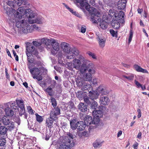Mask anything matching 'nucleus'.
<instances>
[{
	"label": "nucleus",
	"instance_id": "obj_1",
	"mask_svg": "<svg viewBox=\"0 0 149 149\" xmlns=\"http://www.w3.org/2000/svg\"><path fill=\"white\" fill-rule=\"evenodd\" d=\"M77 2L80 3V8L84 11L86 9L88 11L89 13L92 15H93L95 16H92L91 17V20L93 22L96 23L97 20L96 19L95 17H98L100 13L97 9L93 7H90V5L86 2V0H76Z\"/></svg>",
	"mask_w": 149,
	"mask_h": 149
},
{
	"label": "nucleus",
	"instance_id": "obj_2",
	"mask_svg": "<svg viewBox=\"0 0 149 149\" xmlns=\"http://www.w3.org/2000/svg\"><path fill=\"white\" fill-rule=\"evenodd\" d=\"M26 9L21 7L18 8L17 11L13 9L11 7H7L6 9V14L9 17H12L13 15L15 18H22L25 15V10Z\"/></svg>",
	"mask_w": 149,
	"mask_h": 149
},
{
	"label": "nucleus",
	"instance_id": "obj_3",
	"mask_svg": "<svg viewBox=\"0 0 149 149\" xmlns=\"http://www.w3.org/2000/svg\"><path fill=\"white\" fill-rule=\"evenodd\" d=\"M73 136L71 134L65 137L59 143L58 149H69L74 145L73 141Z\"/></svg>",
	"mask_w": 149,
	"mask_h": 149
},
{
	"label": "nucleus",
	"instance_id": "obj_4",
	"mask_svg": "<svg viewBox=\"0 0 149 149\" xmlns=\"http://www.w3.org/2000/svg\"><path fill=\"white\" fill-rule=\"evenodd\" d=\"M42 43L44 44L47 47H50L51 45L52 48L55 51L58 52L59 49V44L58 41L52 38L48 39L46 38L41 39Z\"/></svg>",
	"mask_w": 149,
	"mask_h": 149
},
{
	"label": "nucleus",
	"instance_id": "obj_5",
	"mask_svg": "<svg viewBox=\"0 0 149 149\" xmlns=\"http://www.w3.org/2000/svg\"><path fill=\"white\" fill-rule=\"evenodd\" d=\"M86 63V62H84L79 67L78 70L80 75L86 72L87 70L88 72H90L92 73H95L93 65L92 63H90L87 65Z\"/></svg>",
	"mask_w": 149,
	"mask_h": 149
},
{
	"label": "nucleus",
	"instance_id": "obj_6",
	"mask_svg": "<svg viewBox=\"0 0 149 149\" xmlns=\"http://www.w3.org/2000/svg\"><path fill=\"white\" fill-rule=\"evenodd\" d=\"M3 125L7 126L10 130H13L15 127L14 123L10 120L7 116H4L1 119Z\"/></svg>",
	"mask_w": 149,
	"mask_h": 149
},
{
	"label": "nucleus",
	"instance_id": "obj_7",
	"mask_svg": "<svg viewBox=\"0 0 149 149\" xmlns=\"http://www.w3.org/2000/svg\"><path fill=\"white\" fill-rule=\"evenodd\" d=\"M81 81L80 77L77 78L76 79V82L77 86L81 88L82 90L84 91L88 90L91 87V85L88 83Z\"/></svg>",
	"mask_w": 149,
	"mask_h": 149
},
{
	"label": "nucleus",
	"instance_id": "obj_8",
	"mask_svg": "<svg viewBox=\"0 0 149 149\" xmlns=\"http://www.w3.org/2000/svg\"><path fill=\"white\" fill-rule=\"evenodd\" d=\"M80 118L82 120H84V123L85 125L88 126L92 124H93V123H95L94 121H93L92 117L90 116H86V115L84 114H80Z\"/></svg>",
	"mask_w": 149,
	"mask_h": 149
},
{
	"label": "nucleus",
	"instance_id": "obj_9",
	"mask_svg": "<svg viewBox=\"0 0 149 149\" xmlns=\"http://www.w3.org/2000/svg\"><path fill=\"white\" fill-rule=\"evenodd\" d=\"M88 72L82 74L77 78L80 77L81 79V81H90L92 79V74H93L94 73H92L90 72Z\"/></svg>",
	"mask_w": 149,
	"mask_h": 149
},
{
	"label": "nucleus",
	"instance_id": "obj_10",
	"mask_svg": "<svg viewBox=\"0 0 149 149\" xmlns=\"http://www.w3.org/2000/svg\"><path fill=\"white\" fill-rule=\"evenodd\" d=\"M22 19L19 18H15V19L16 22V25L17 27L21 29L23 27L25 26L26 24H27L26 20Z\"/></svg>",
	"mask_w": 149,
	"mask_h": 149
},
{
	"label": "nucleus",
	"instance_id": "obj_11",
	"mask_svg": "<svg viewBox=\"0 0 149 149\" xmlns=\"http://www.w3.org/2000/svg\"><path fill=\"white\" fill-rule=\"evenodd\" d=\"M36 18L33 19L32 20H29V23L32 24L37 23L38 24H42L45 22L44 18L40 15L36 16Z\"/></svg>",
	"mask_w": 149,
	"mask_h": 149
},
{
	"label": "nucleus",
	"instance_id": "obj_12",
	"mask_svg": "<svg viewBox=\"0 0 149 149\" xmlns=\"http://www.w3.org/2000/svg\"><path fill=\"white\" fill-rule=\"evenodd\" d=\"M25 15L28 17V21L29 23V20H32L37 16V14L33 12L30 9H26L25 10Z\"/></svg>",
	"mask_w": 149,
	"mask_h": 149
},
{
	"label": "nucleus",
	"instance_id": "obj_13",
	"mask_svg": "<svg viewBox=\"0 0 149 149\" xmlns=\"http://www.w3.org/2000/svg\"><path fill=\"white\" fill-rule=\"evenodd\" d=\"M60 110L59 108L57 107H54L50 113L51 117H53V120H55L57 119L56 116L60 113Z\"/></svg>",
	"mask_w": 149,
	"mask_h": 149
},
{
	"label": "nucleus",
	"instance_id": "obj_14",
	"mask_svg": "<svg viewBox=\"0 0 149 149\" xmlns=\"http://www.w3.org/2000/svg\"><path fill=\"white\" fill-rule=\"evenodd\" d=\"M27 65L29 68L30 69V72L33 76L38 75L40 74V72L39 68H31V67L30 64L28 63Z\"/></svg>",
	"mask_w": 149,
	"mask_h": 149
},
{
	"label": "nucleus",
	"instance_id": "obj_15",
	"mask_svg": "<svg viewBox=\"0 0 149 149\" xmlns=\"http://www.w3.org/2000/svg\"><path fill=\"white\" fill-rule=\"evenodd\" d=\"M16 102L17 104L20 109L19 111V112L21 111L22 112H24L25 110V109L24 107V101L22 99L17 100H16Z\"/></svg>",
	"mask_w": 149,
	"mask_h": 149
},
{
	"label": "nucleus",
	"instance_id": "obj_16",
	"mask_svg": "<svg viewBox=\"0 0 149 149\" xmlns=\"http://www.w3.org/2000/svg\"><path fill=\"white\" fill-rule=\"evenodd\" d=\"M60 45L61 48L65 53L68 52V51L71 49L70 48L69 44L66 42H61Z\"/></svg>",
	"mask_w": 149,
	"mask_h": 149
},
{
	"label": "nucleus",
	"instance_id": "obj_17",
	"mask_svg": "<svg viewBox=\"0 0 149 149\" xmlns=\"http://www.w3.org/2000/svg\"><path fill=\"white\" fill-rule=\"evenodd\" d=\"M100 103L103 105H108L109 103V100L107 96H101L100 98Z\"/></svg>",
	"mask_w": 149,
	"mask_h": 149
},
{
	"label": "nucleus",
	"instance_id": "obj_18",
	"mask_svg": "<svg viewBox=\"0 0 149 149\" xmlns=\"http://www.w3.org/2000/svg\"><path fill=\"white\" fill-rule=\"evenodd\" d=\"M28 30H24V31L25 33H31L35 30H38L39 29V27L35 25H32L31 26L28 25Z\"/></svg>",
	"mask_w": 149,
	"mask_h": 149
},
{
	"label": "nucleus",
	"instance_id": "obj_19",
	"mask_svg": "<svg viewBox=\"0 0 149 149\" xmlns=\"http://www.w3.org/2000/svg\"><path fill=\"white\" fill-rule=\"evenodd\" d=\"M95 91H97L99 94H101L102 95H106L109 93V91L101 86H99Z\"/></svg>",
	"mask_w": 149,
	"mask_h": 149
},
{
	"label": "nucleus",
	"instance_id": "obj_20",
	"mask_svg": "<svg viewBox=\"0 0 149 149\" xmlns=\"http://www.w3.org/2000/svg\"><path fill=\"white\" fill-rule=\"evenodd\" d=\"M89 94L90 99L92 100L97 98L99 95L97 92L96 91H90L89 92Z\"/></svg>",
	"mask_w": 149,
	"mask_h": 149
},
{
	"label": "nucleus",
	"instance_id": "obj_21",
	"mask_svg": "<svg viewBox=\"0 0 149 149\" xmlns=\"http://www.w3.org/2000/svg\"><path fill=\"white\" fill-rule=\"evenodd\" d=\"M72 62L74 68L79 70L81 64V62L80 61V60L76 58L73 60Z\"/></svg>",
	"mask_w": 149,
	"mask_h": 149
},
{
	"label": "nucleus",
	"instance_id": "obj_22",
	"mask_svg": "<svg viewBox=\"0 0 149 149\" xmlns=\"http://www.w3.org/2000/svg\"><path fill=\"white\" fill-rule=\"evenodd\" d=\"M35 49V47L31 43L27 42L26 44V53H30L31 54V52Z\"/></svg>",
	"mask_w": 149,
	"mask_h": 149
},
{
	"label": "nucleus",
	"instance_id": "obj_23",
	"mask_svg": "<svg viewBox=\"0 0 149 149\" xmlns=\"http://www.w3.org/2000/svg\"><path fill=\"white\" fill-rule=\"evenodd\" d=\"M120 20L116 19H113L111 22V25L114 28L118 29L120 26Z\"/></svg>",
	"mask_w": 149,
	"mask_h": 149
},
{
	"label": "nucleus",
	"instance_id": "obj_24",
	"mask_svg": "<svg viewBox=\"0 0 149 149\" xmlns=\"http://www.w3.org/2000/svg\"><path fill=\"white\" fill-rule=\"evenodd\" d=\"M125 0H120L118 3V8L119 10H123L125 7Z\"/></svg>",
	"mask_w": 149,
	"mask_h": 149
},
{
	"label": "nucleus",
	"instance_id": "obj_25",
	"mask_svg": "<svg viewBox=\"0 0 149 149\" xmlns=\"http://www.w3.org/2000/svg\"><path fill=\"white\" fill-rule=\"evenodd\" d=\"M77 119L76 118H74L72 120H71L70 122L71 128L74 130L77 128Z\"/></svg>",
	"mask_w": 149,
	"mask_h": 149
},
{
	"label": "nucleus",
	"instance_id": "obj_26",
	"mask_svg": "<svg viewBox=\"0 0 149 149\" xmlns=\"http://www.w3.org/2000/svg\"><path fill=\"white\" fill-rule=\"evenodd\" d=\"M124 15V12L122 11H120L118 14H117L116 19L120 20V23H123L125 22Z\"/></svg>",
	"mask_w": 149,
	"mask_h": 149
},
{
	"label": "nucleus",
	"instance_id": "obj_27",
	"mask_svg": "<svg viewBox=\"0 0 149 149\" xmlns=\"http://www.w3.org/2000/svg\"><path fill=\"white\" fill-rule=\"evenodd\" d=\"M77 128L79 131L84 130L85 127V124L83 121H79L77 123Z\"/></svg>",
	"mask_w": 149,
	"mask_h": 149
},
{
	"label": "nucleus",
	"instance_id": "obj_28",
	"mask_svg": "<svg viewBox=\"0 0 149 149\" xmlns=\"http://www.w3.org/2000/svg\"><path fill=\"white\" fill-rule=\"evenodd\" d=\"M97 39L98 41L100 47L101 48H103L105 46V43L106 41L105 39L98 36Z\"/></svg>",
	"mask_w": 149,
	"mask_h": 149
},
{
	"label": "nucleus",
	"instance_id": "obj_29",
	"mask_svg": "<svg viewBox=\"0 0 149 149\" xmlns=\"http://www.w3.org/2000/svg\"><path fill=\"white\" fill-rule=\"evenodd\" d=\"M78 108L80 111L84 112L87 110L88 106L83 103L81 102L78 105Z\"/></svg>",
	"mask_w": 149,
	"mask_h": 149
},
{
	"label": "nucleus",
	"instance_id": "obj_30",
	"mask_svg": "<svg viewBox=\"0 0 149 149\" xmlns=\"http://www.w3.org/2000/svg\"><path fill=\"white\" fill-rule=\"evenodd\" d=\"M104 141H101L100 139H97L93 143V146L95 148L100 147Z\"/></svg>",
	"mask_w": 149,
	"mask_h": 149
},
{
	"label": "nucleus",
	"instance_id": "obj_31",
	"mask_svg": "<svg viewBox=\"0 0 149 149\" xmlns=\"http://www.w3.org/2000/svg\"><path fill=\"white\" fill-rule=\"evenodd\" d=\"M108 14L110 17L112 18L113 19H116L117 18V14L115 10L113 9H111L109 10Z\"/></svg>",
	"mask_w": 149,
	"mask_h": 149
},
{
	"label": "nucleus",
	"instance_id": "obj_32",
	"mask_svg": "<svg viewBox=\"0 0 149 149\" xmlns=\"http://www.w3.org/2000/svg\"><path fill=\"white\" fill-rule=\"evenodd\" d=\"M122 77L123 78H125L129 81H131L133 80L134 75L132 74L127 73L126 75H123Z\"/></svg>",
	"mask_w": 149,
	"mask_h": 149
},
{
	"label": "nucleus",
	"instance_id": "obj_33",
	"mask_svg": "<svg viewBox=\"0 0 149 149\" xmlns=\"http://www.w3.org/2000/svg\"><path fill=\"white\" fill-rule=\"evenodd\" d=\"M134 69L137 71L142 72L143 73H148V71L146 69H143L138 65H134Z\"/></svg>",
	"mask_w": 149,
	"mask_h": 149
},
{
	"label": "nucleus",
	"instance_id": "obj_34",
	"mask_svg": "<svg viewBox=\"0 0 149 149\" xmlns=\"http://www.w3.org/2000/svg\"><path fill=\"white\" fill-rule=\"evenodd\" d=\"M53 117H50L48 118L46 120V123L47 124V127L49 128H51L53 127L52 125L53 123Z\"/></svg>",
	"mask_w": 149,
	"mask_h": 149
},
{
	"label": "nucleus",
	"instance_id": "obj_35",
	"mask_svg": "<svg viewBox=\"0 0 149 149\" xmlns=\"http://www.w3.org/2000/svg\"><path fill=\"white\" fill-rule=\"evenodd\" d=\"M63 4L64 5L66 8L73 15H74L78 17L79 16V14L78 13L76 12L75 11H74L72 9L70 8L67 5L64 3H63Z\"/></svg>",
	"mask_w": 149,
	"mask_h": 149
},
{
	"label": "nucleus",
	"instance_id": "obj_36",
	"mask_svg": "<svg viewBox=\"0 0 149 149\" xmlns=\"http://www.w3.org/2000/svg\"><path fill=\"white\" fill-rule=\"evenodd\" d=\"M102 112L103 111L101 110H94L93 111V115L94 117L98 118L100 117L99 115H101Z\"/></svg>",
	"mask_w": 149,
	"mask_h": 149
},
{
	"label": "nucleus",
	"instance_id": "obj_37",
	"mask_svg": "<svg viewBox=\"0 0 149 149\" xmlns=\"http://www.w3.org/2000/svg\"><path fill=\"white\" fill-rule=\"evenodd\" d=\"M6 115L7 116H12L13 115V111L10 108L7 107L5 109Z\"/></svg>",
	"mask_w": 149,
	"mask_h": 149
},
{
	"label": "nucleus",
	"instance_id": "obj_38",
	"mask_svg": "<svg viewBox=\"0 0 149 149\" xmlns=\"http://www.w3.org/2000/svg\"><path fill=\"white\" fill-rule=\"evenodd\" d=\"M54 85H51L46 89L45 91L48 94L51 96H52L53 93L52 92L53 88H54Z\"/></svg>",
	"mask_w": 149,
	"mask_h": 149
},
{
	"label": "nucleus",
	"instance_id": "obj_39",
	"mask_svg": "<svg viewBox=\"0 0 149 149\" xmlns=\"http://www.w3.org/2000/svg\"><path fill=\"white\" fill-rule=\"evenodd\" d=\"M67 58L71 59L74 58V55L73 53L71 52V49L68 52H65Z\"/></svg>",
	"mask_w": 149,
	"mask_h": 149
},
{
	"label": "nucleus",
	"instance_id": "obj_40",
	"mask_svg": "<svg viewBox=\"0 0 149 149\" xmlns=\"http://www.w3.org/2000/svg\"><path fill=\"white\" fill-rule=\"evenodd\" d=\"M8 129L4 126L0 127V134L5 135L6 134Z\"/></svg>",
	"mask_w": 149,
	"mask_h": 149
},
{
	"label": "nucleus",
	"instance_id": "obj_41",
	"mask_svg": "<svg viewBox=\"0 0 149 149\" xmlns=\"http://www.w3.org/2000/svg\"><path fill=\"white\" fill-rule=\"evenodd\" d=\"M15 2L17 3L18 6H20L22 4L26 5V0H15Z\"/></svg>",
	"mask_w": 149,
	"mask_h": 149
},
{
	"label": "nucleus",
	"instance_id": "obj_42",
	"mask_svg": "<svg viewBox=\"0 0 149 149\" xmlns=\"http://www.w3.org/2000/svg\"><path fill=\"white\" fill-rule=\"evenodd\" d=\"M100 26L102 29H107V27L108 24L106 22L102 21L100 22Z\"/></svg>",
	"mask_w": 149,
	"mask_h": 149
},
{
	"label": "nucleus",
	"instance_id": "obj_43",
	"mask_svg": "<svg viewBox=\"0 0 149 149\" xmlns=\"http://www.w3.org/2000/svg\"><path fill=\"white\" fill-rule=\"evenodd\" d=\"M98 104L97 102L95 101H93L92 102L91 106V108L93 109H96L97 108Z\"/></svg>",
	"mask_w": 149,
	"mask_h": 149
},
{
	"label": "nucleus",
	"instance_id": "obj_44",
	"mask_svg": "<svg viewBox=\"0 0 149 149\" xmlns=\"http://www.w3.org/2000/svg\"><path fill=\"white\" fill-rule=\"evenodd\" d=\"M26 55L27 56V60L29 63H32L33 62V60L31 57V54L30 53L26 52Z\"/></svg>",
	"mask_w": 149,
	"mask_h": 149
},
{
	"label": "nucleus",
	"instance_id": "obj_45",
	"mask_svg": "<svg viewBox=\"0 0 149 149\" xmlns=\"http://www.w3.org/2000/svg\"><path fill=\"white\" fill-rule=\"evenodd\" d=\"M15 0H14L13 1H8L7 3L8 5L10 6L13 7V8H15V6L17 5L18 6L16 3L15 2Z\"/></svg>",
	"mask_w": 149,
	"mask_h": 149
},
{
	"label": "nucleus",
	"instance_id": "obj_46",
	"mask_svg": "<svg viewBox=\"0 0 149 149\" xmlns=\"http://www.w3.org/2000/svg\"><path fill=\"white\" fill-rule=\"evenodd\" d=\"M71 49V52L73 53V55L74 54L76 56H78L79 54V52L75 47L72 48Z\"/></svg>",
	"mask_w": 149,
	"mask_h": 149
},
{
	"label": "nucleus",
	"instance_id": "obj_47",
	"mask_svg": "<svg viewBox=\"0 0 149 149\" xmlns=\"http://www.w3.org/2000/svg\"><path fill=\"white\" fill-rule=\"evenodd\" d=\"M35 115L37 121L39 123L41 122L43 120V118L42 117L39 115L37 113H36Z\"/></svg>",
	"mask_w": 149,
	"mask_h": 149
},
{
	"label": "nucleus",
	"instance_id": "obj_48",
	"mask_svg": "<svg viewBox=\"0 0 149 149\" xmlns=\"http://www.w3.org/2000/svg\"><path fill=\"white\" fill-rule=\"evenodd\" d=\"M50 99L51 102L52 103V105L53 106V107H55L57 106V103L56 99L52 97H51Z\"/></svg>",
	"mask_w": 149,
	"mask_h": 149
},
{
	"label": "nucleus",
	"instance_id": "obj_49",
	"mask_svg": "<svg viewBox=\"0 0 149 149\" xmlns=\"http://www.w3.org/2000/svg\"><path fill=\"white\" fill-rule=\"evenodd\" d=\"M110 32L113 37H116L117 36V31H114L112 29L110 30Z\"/></svg>",
	"mask_w": 149,
	"mask_h": 149
},
{
	"label": "nucleus",
	"instance_id": "obj_50",
	"mask_svg": "<svg viewBox=\"0 0 149 149\" xmlns=\"http://www.w3.org/2000/svg\"><path fill=\"white\" fill-rule=\"evenodd\" d=\"M131 28H132V23L131 24ZM133 37V31L132 29H131L130 31V35L129 39V43H130L132 40Z\"/></svg>",
	"mask_w": 149,
	"mask_h": 149
},
{
	"label": "nucleus",
	"instance_id": "obj_51",
	"mask_svg": "<svg viewBox=\"0 0 149 149\" xmlns=\"http://www.w3.org/2000/svg\"><path fill=\"white\" fill-rule=\"evenodd\" d=\"M67 67L70 70H72L74 68L73 63H68L67 65Z\"/></svg>",
	"mask_w": 149,
	"mask_h": 149
},
{
	"label": "nucleus",
	"instance_id": "obj_52",
	"mask_svg": "<svg viewBox=\"0 0 149 149\" xmlns=\"http://www.w3.org/2000/svg\"><path fill=\"white\" fill-rule=\"evenodd\" d=\"M27 109L28 110V112L31 114H34L33 111L30 106H28L27 107Z\"/></svg>",
	"mask_w": 149,
	"mask_h": 149
},
{
	"label": "nucleus",
	"instance_id": "obj_53",
	"mask_svg": "<svg viewBox=\"0 0 149 149\" xmlns=\"http://www.w3.org/2000/svg\"><path fill=\"white\" fill-rule=\"evenodd\" d=\"M19 115L20 116H22L23 115H24V118L25 119H26L27 117V114L25 112V110L24 112L22 113L21 112H19Z\"/></svg>",
	"mask_w": 149,
	"mask_h": 149
},
{
	"label": "nucleus",
	"instance_id": "obj_54",
	"mask_svg": "<svg viewBox=\"0 0 149 149\" xmlns=\"http://www.w3.org/2000/svg\"><path fill=\"white\" fill-rule=\"evenodd\" d=\"M33 78L34 79H37L38 80L37 81H40V80H41L42 79V77L40 75L39 76L36 75L35 76H33Z\"/></svg>",
	"mask_w": 149,
	"mask_h": 149
},
{
	"label": "nucleus",
	"instance_id": "obj_55",
	"mask_svg": "<svg viewBox=\"0 0 149 149\" xmlns=\"http://www.w3.org/2000/svg\"><path fill=\"white\" fill-rule=\"evenodd\" d=\"M40 41H41V40ZM32 43H33V45L36 47L40 46L42 43L43 44V43H42L41 42H39L36 41H33Z\"/></svg>",
	"mask_w": 149,
	"mask_h": 149
},
{
	"label": "nucleus",
	"instance_id": "obj_56",
	"mask_svg": "<svg viewBox=\"0 0 149 149\" xmlns=\"http://www.w3.org/2000/svg\"><path fill=\"white\" fill-rule=\"evenodd\" d=\"M6 143V140L4 139H0V146H4Z\"/></svg>",
	"mask_w": 149,
	"mask_h": 149
},
{
	"label": "nucleus",
	"instance_id": "obj_57",
	"mask_svg": "<svg viewBox=\"0 0 149 149\" xmlns=\"http://www.w3.org/2000/svg\"><path fill=\"white\" fill-rule=\"evenodd\" d=\"M87 54L90 56H91L94 59H96V57L95 56V54L92 53L90 52H87Z\"/></svg>",
	"mask_w": 149,
	"mask_h": 149
},
{
	"label": "nucleus",
	"instance_id": "obj_58",
	"mask_svg": "<svg viewBox=\"0 0 149 149\" xmlns=\"http://www.w3.org/2000/svg\"><path fill=\"white\" fill-rule=\"evenodd\" d=\"M100 120L99 119V118H96V117H95V118H94L93 119V121H94L93 122H95V123H93V124H97L100 121Z\"/></svg>",
	"mask_w": 149,
	"mask_h": 149
},
{
	"label": "nucleus",
	"instance_id": "obj_59",
	"mask_svg": "<svg viewBox=\"0 0 149 149\" xmlns=\"http://www.w3.org/2000/svg\"><path fill=\"white\" fill-rule=\"evenodd\" d=\"M84 101L88 104H89L91 103V102L89 100V98L88 97H85L84 98Z\"/></svg>",
	"mask_w": 149,
	"mask_h": 149
},
{
	"label": "nucleus",
	"instance_id": "obj_60",
	"mask_svg": "<svg viewBox=\"0 0 149 149\" xmlns=\"http://www.w3.org/2000/svg\"><path fill=\"white\" fill-rule=\"evenodd\" d=\"M77 58H78V59L80 60V61H81L83 62V61H84V62H85V59L82 56L79 55L77 57Z\"/></svg>",
	"mask_w": 149,
	"mask_h": 149
},
{
	"label": "nucleus",
	"instance_id": "obj_61",
	"mask_svg": "<svg viewBox=\"0 0 149 149\" xmlns=\"http://www.w3.org/2000/svg\"><path fill=\"white\" fill-rule=\"evenodd\" d=\"M28 24L27 23V24H26V26H24L22 29V32L25 33L24 31V30H28Z\"/></svg>",
	"mask_w": 149,
	"mask_h": 149
},
{
	"label": "nucleus",
	"instance_id": "obj_62",
	"mask_svg": "<svg viewBox=\"0 0 149 149\" xmlns=\"http://www.w3.org/2000/svg\"><path fill=\"white\" fill-rule=\"evenodd\" d=\"M76 95L79 98H81L83 97V95H81V92H78L77 93Z\"/></svg>",
	"mask_w": 149,
	"mask_h": 149
},
{
	"label": "nucleus",
	"instance_id": "obj_63",
	"mask_svg": "<svg viewBox=\"0 0 149 149\" xmlns=\"http://www.w3.org/2000/svg\"><path fill=\"white\" fill-rule=\"evenodd\" d=\"M86 31V27L85 26H82L81 29V31L82 33H84Z\"/></svg>",
	"mask_w": 149,
	"mask_h": 149
},
{
	"label": "nucleus",
	"instance_id": "obj_64",
	"mask_svg": "<svg viewBox=\"0 0 149 149\" xmlns=\"http://www.w3.org/2000/svg\"><path fill=\"white\" fill-rule=\"evenodd\" d=\"M134 82L135 84L136 85L138 88H139L142 85L141 84L139 83L138 81H137L136 80H135Z\"/></svg>",
	"mask_w": 149,
	"mask_h": 149
}]
</instances>
